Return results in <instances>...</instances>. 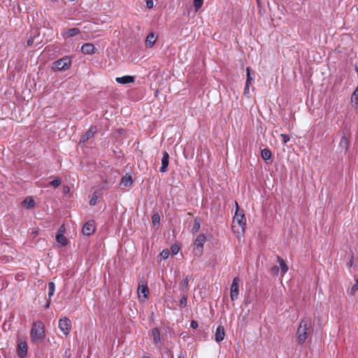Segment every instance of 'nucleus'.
<instances>
[{
    "label": "nucleus",
    "mask_w": 358,
    "mask_h": 358,
    "mask_svg": "<svg viewBox=\"0 0 358 358\" xmlns=\"http://www.w3.org/2000/svg\"><path fill=\"white\" fill-rule=\"evenodd\" d=\"M56 241L62 246H66L68 244V240L64 236V235H63V234H56Z\"/></svg>",
    "instance_id": "obj_23"
},
{
    "label": "nucleus",
    "mask_w": 358,
    "mask_h": 358,
    "mask_svg": "<svg viewBox=\"0 0 358 358\" xmlns=\"http://www.w3.org/2000/svg\"><path fill=\"white\" fill-rule=\"evenodd\" d=\"M240 280L238 277H235L233 280L230 289V296L232 301H235L238 298V282Z\"/></svg>",
    "instance_id": "obj_7"
},
{
    "label": "nucleus",
    "mask_w": 358,
    "mask_h": 358,
    "mask_svg": "<svg viewBox=\"0 0 358 358\" xmlns=\"http://www.w3.org/2000/svg\"><path fill=\"white\" fill-rule=\"evenodd\" d=\"M277 259L279 263L278 267L280 268L281 275H283L288 271V266H287L286 262H285V260L282 258H281L280 257L278 256Z\"/></svg>",
    "instance_id": "obj_20"
},
{
    "label": "nucleus",
    "mask_w": 358,
    "mask_h": 358,
    "mask_svg": "<svg viewBox=\"0 0 358 358\" xmlns=\"http://www.w3.org/2000/svg\"><path fill=\"white\" fill-rule=\"evenodd\" d=\"M116 180V176L110 174L106 178L103 179V184L101 186V189H107L110 188L113 184L115 183Z\"/></svg>",
    "instance_id": "obj_9"
},
{
    "label": "nucleus",
    "mask_w": 358,
    "mask_h": 358,
    "mask_svg": "<svg viewBox=\"0 0 358 358\" xmlns=\"http://www.w3.org/2000/svg\"><path fill=\"white\" fill-rule=\"evenodd\" d=\"M310 327L311 322L308 319L304 318L301 320L296 331L297 341L299 343L303 344L306 341Z\"/></svg>",
    "instance_id": "obj_1"
},
{
    "label": "nucleus",
    "mask_w": 358,
    "mask_h": 358,
    "mask_svg": "<svg viewBox=\"0 0 358 358\" xmlns=\"http://www.w3.org/2000/svg\"><path fill=\"white\" fill-rule=\"evenodd\" d=\"M59 328L62 333L66 336L69 334L71 329V322L66 317H63L59 320Z\"/></svg>",
    "instance_id": "obj_6"
},
{
    "label": "nucleus",
    "mask_w": 358,
    "mask_h": 358,
    "mask_svg": "<svg viewBox=\"0 0 358 358\" xmlns=\"http://www.w3.org/2000/svg\"><path fill=\"white\" fill-rule=\"evenodd\" d=\"M249 94H250L249 85H247V84H245V86L244 88V94L248 96Z\"/></svg>",
    "instance_id": "obj_45"
},
{
    "label": "nucleus",
    "mask_w": 358,
    "mask_h": 358,
    "mask_svg": "<svg viewBox=\"0 0 358 358\" xmlns=\"http://www.w3.org/2000/svg\"><path fill=\"white\" fill-rule=\"evenodd\" d=\"M190 327H191L192 329H197V328H198V327H199L197 322H196V321H195V320H192V321L191 322Z\"/></svg>",
    "instance_id": "obj_42"
},
{
    "label": "nucleus",
    "mask_w": 358,
    "mask_h": 358,
    "mask_svg": "<svg viewBox=\"0 0 358 358\" xmlns=\"http://www.w3.org/2000/svg\"><path fill=\"white\" fill-rule=\"evenodd\" d=\"M152 222L154 224H159V221H160V217L158 214H154L152 215Z\"/></svg>",
    "instance_id": "obj_36"
},
{
    "label": "nucleus",
    "mask_w": 358,
    "mask_h": 358,
    "mask_svg": "<svg viewBox=\"0 0 358 358\" xmlns=\"http://www.w3.org/2000/svg\"><path fill=\"white\" fill-rule=\"evenodd\" d=\"M146 1V6L148 8H152L154 6V3L152 0H145Z\"/></svg>",
    "instance_id": "obj_41"
},
{
    "label": "nucleus",
    "mask_w": 358,
    "mask_h": 358,
    "mask_svg": "<svg viewBox=\"0 0 358 358\" xmlns=\"http://www.w3.org/2000/svg\"><path fill=\"white\" fill-rule=\"evenodd\" d=\"M203 0H194V8L196 12H197L202 6Z\"/></svg>",
    "instance_id": "obj_29"
},
{
    "label": "nucleus",
    "mask_w": 358,
    "mask_h": 358,
    "mask_svg": "<svg viewBox=\"0 0 358 358\" xmlns=\"http://www.w3.org/2000/svg\"><path fill=\"white\" fill-rule=\"evenodd\" d=\"M190 278V276L189 275H187L184 279L183 280H186L187 282L189 284V280Z\"/></svg>",
    "instance_id": "obj_47"
},
{
    "label": "nucleus",
    "mask_w": 358,
    "mask_h": 358,
    "mask_svg": "<svg viewBox=\"0 0 358 358\" xmlns=\"http://www.w3.org/2000/svg\"><path fill=\"white\" fill-rule=\"evenodd\" d=\"M351 101H352V103L358 106V87L353 92V94L352 95Z\"/></svg>",
    "instance_id": "obj_28"
},
{
    "label": "nucleus",
    "mask_w": 358,
    "mask_h": 358,
    "mask_svg": "<svg viewBox=\"0 0 358 358\" xmlns=\"http://www.w3.org/2000/svg\"><path fill=\"white\" fill-rule=\"evenodd\" d=\"M157 36L155 35V33H150L148 35L145 39V45L148 48H152L156 41H157Z\"/></svg>",
    "instance_id": "obj_19"
},
{
    "label": "nucleus",
    "mask_w": 358,
    "mask_h": 358,
    "mask_svg": "<svg viewBox=\"0 0 358 358\" xmlns=\"http://www.w3.org/2000/svg\"><path fill=\"white\" fill-rule=\"evenodd\" d=\"M179 288L182 292L186 293L189 290V284L186 280H182L179 284Z\"/></svg>",
    "instance_id": "obj_27"
},
{
    "label": "nucleus",
    "mask_w": 358,
    "mask_h": 358,
    "mask_svg": "<svg viewBox=\"0 0 358 358\" xmlns=\"http://www.w3.org/2000/svg\"><path fill=\"white\" fill-rule=\"evenodd\" d=\"M97 200H98V196L95 194H94L90 201V204L91 206H94L96 203Z\"/></svg>",
    "instance_id": "obj_37"
},
{
    "label": "nucleus",
    "mask_w": 358,
    "mask_h": 358,
    "mask_svg": "<svg viewBox=\"0 0 358 358\" xmlns=\"http://www.w3.org/2000/svg\"><path fill=\"white\" fill-rule=\"evenodd\" d=\"M348 145H349L348 139L345 136H343L339 142V148L345 152L348 150Z\"/></svg>",
    "instance_id": "obj_22"
},
{
    "label": "nucleus",
    "mask_w": 358,
    "mask_h": 358,
    "mask_svg": "<svg viewBox=\"0 0 358 358\" xmlns=\"http://www.w3.org/2000/svg\"><path fill=\"white\" fill-rule=\"evenodd\" d=\"M236 210L233 219V224L237 223L243 230L246 224V218L243 212H240L238 203L236 202Z\"/></svg>",
    "instance_id": "obj_4"
},
{
    "label": "nucleus",
    "mask_w": 358,
    "mask_h": 358,
    "mask_svg": "<svg viewBox=\"0 0 358 358\" xmlns=\"http://www.w3.org/2000/svg\"><path fill=\"white\" fill-rule=\"evenodd\" d=\"M143 358H150V357H144Z\"/></svg>",
    "instance_id": "obj_50"
},
{
    "label": "nucleus",
    "mask_w": 358,
    "mask_h": 358,
    "mask_svg": "<svg viewBox=\"0 0 358 358\" xmlns=\"http://www.w3.org/2000/svg\"><path fill=\"white\" fill-rule=\"evenodd\" d=\"M170 252L169 250H163L160 253V257L162 259H166L169 257Z\"/></svg>",
    "instance_id": "obj_34"
},
{
    "label": "nucleus",
    "mask_w": 358,
    "mask_h": 358,
    "mask_svg": "<svg viewBox=\"0 0 358 358\" xmlns=\"http://www.w3.org/2000/svg\"><path fill=\"white\" fill-rule=\"evenodd\" d=\"M179 305L180 307L183 308L187 305V296L184 294L180 300Z\"/></svg>",
    "instance_id": "obj_33"
},
{
    "label": "nucleus",
    "mask_w": 358,
    "mask_h": 358,
    "mask_svg": "<svg viewBox=\"0 0 358 358\" xmlns=\"http://www.w3.org/2000/svg\"><path fill=\"white\" fill-rule=\"evenodd\" d=\"M179 250L180 248L177 245H173L171 248V252L173 255L178 254Z\"/></svg>",
    "instance_id": "obj_38"
},
{
    "label": "nucleus",
    "mask_w": 358,
    "mask_h": 358,
    "mask_svg": "<svg viewBox=\"0 0 358 358\" xmlns=\"http://www.w3.org/2000/svg\"><path fill=\"white\" fill-rule=\"evenodd\" d=\"M61 180L59 178H56L53 180H52L50 182V185H52V186H54L55 187H58L59 185H60L61 184Z\"/></svg>",
    "instance_id": "obj_35"
},
{
    "label": "nucleus",
    "mask_w": 358,
    "mask_h": 358,
    "mask_svg": "<svg viewBox=\"0 0 358 358\" xmlns=\"http://www.w3.org/2000/svg\"><path fill=\"white\" fill-rule=\"evenodd\" d=\"M55 291V285L53 282H50L48 283V297L51 299L53 296Z\"/></svg>",
    "instance_id": "obj_26"
},
{
    "label": "nucleus",
    "mask_w": 358,
    "mask_h": 358,
    "mask_svg": "<svg viewBox=\"0 0 358 358\" xmlns=\"http://www.w3.org/2000/svg\"><path fill=\"white\" fill-rule=\"evenodd\" d=\"M152 336L153 338V343L157 348H159L161 345V334L159 330L157 328H153L152 329Z\"/></svg>",
    "instance_id": "obj_14"
},
{
    "label": "nucleus",
    "mask_w": 358,
    "mask_h": 358,
    "mask_svg": "<svg viewBox=\"0 0 358 358\" xmlns=\"http://www.w3.org/2000/svg\"><path fill=\"white\" fill-rule=\"evenodd\" d=\"M225 336V331L224 328L222 325H219L217 327L215 335V340L217 343H220L222 341L224 338Z\"/></svg>",
    "instance_id": "obj_13"
},
{
    "label": "nucleus",
    "mask_w": 358,
    "mask_h": 358,
    "mask_svg": "<svg viewBox=\"0 0 358 358\" xmlns=\"http://www.w3.org/2000/svg\"><path fill=\"white\" fill-rule=\"evenodd\" d=\"M200 229V223L197 219L194 220V223L192 229V233H196Z\"/></svg>",
    "instance_id": "obj_30"
},
{
    "label": "nucleus",
    "mask_w": 358,
    "mask_h": 358,
    "mask_svg": "<svg viewBox=\"0 0 358 358\" xmlns=\"http://www.w3.org/2000/svg\"><path fill=\"white\" fill-rule=\"evenodd\" d=\"M34 37H31L29 38L27 41V46H31L34 43Z\"/></svg>",
    "instance_id": "obj_43"
},
{
    "label": "nucleus",
    "mask_w": 358,
    "mask_h": 358,
    "mask_svg": "<svg viewBox=\"0 0 358 358\" xmlns=\"http://www.w3.org/2000/svg\"><path fill=\"white\" fill-rule=\"evenodd\" d=\"M96 128L95 127H91L86 132L85 134H83L81 137H80V143H85L86 141H87L89 139H90L93 136L94 134L96 133Z\"/></svg>",
    "instance_id": "obj_11"
},
{
    "label": "nucleus",
    "mask_w": 358,
    "mask_h": 358,
    "mask_svg": "<svg viewBox=\"0 0 358 358\" xmlns=\"http://www.w3.org/2000/svg\"><path fill=\"white\" fill-rule=\"evenodd\" d=\"M246 72H247V78H246L245 84H247V85H249L251 83V82L252 81V78L250 75V67H247Z\"/></svg>",
    "instance_id": "obj_32"
},
{
    "label": "nucleus",
    "mask_w": 358,
    "mask_h": 358,
    "mask_svg": "<svg viewBox=\"0 0 358 358\" xmlns=\"http://www.w3.org/2000/svg\"><path fill=\"white\" fill-rule=\"evenodd\" d=\"M83 234L85 236H90L95 231V226L93 221L87 222L82 229Z\"/></svg>",
    "instance_id": "obj_8"
},
{
    "label": "nucleus",
    "mask_w": 358,
    "mask_h": 358,
    "mask_svg": "<svg viewBox=\"0 0 358 358\" xmlns=\"http://www.w3.org/2000/svg\"><path fill=\"white\" fill-rule=\"evenodd\" d=\"M71 65V59L69 57H64L57 60L52 64V68L58 71H64L68 69Z\"/></svg>",
    "instance_id": "obj_3"
},
{
    "label": "nucleus",
    "mask_w": 358,
    "mask_h": 358,
    "mask_svg": "<svg viewBox=\"0 0 358 358\" xmlns=\"http://www.w3.org/2000/svg\"><path fill=\"white\" fill-rule=\"evenodd\" d=\"M206 236L203 234H199L194 241V253L197 256L203 254V245L206 242Z\"/></svg>",
    "instance_id": "obj_5"
},
{
    "label": "nucleus",
    "mask_w": 358,
    "mask_h": 358,
    "mask_svg": "<svg viewBox=\"0 0 358 358\" xmlns=\"http://www.w3.org/2000/svg\"><path fill=\"white\" fill-rule=\"evenodd\" d=\"M66 358H69V357H66Z\"/></svg>",
    "instance_id": "obj_52"
},
{
    "label": "nucleus",
    "mask_w": 358,
    "mask_h": 358,
    "mask_svg": "<svg viewBox=\"0 0 358 358\" xmlns=\"http://www.w3.org/2000/svg\"><path fill=\"white\" fill-rule=\"evenodd\" d=\"M261 155L264 160H268L271 158L272 154L268 149L265 148L262 150Z\"/></svg>",
    "instance_id": "obj_25"
},
{
    "label": "nucleus",
    "mask_w": 358,
    "mask_h": 358,
    "mask_svg": "<svg viewBox=\"0 0 358 358\" xmlns=\"http://www.w3.org/2000/svg\"><path fill=\"white\" fill-rule=\"evenodd\" d=\"M50 305V299H49V300L48 301L46 305L45 306V308H46V309L49 308Z\"/></svg>",
    "instance_id": "obj_46"
},
{
    "label": "nucleus",
    "mask_w": 358,
    "mask_h": 358,
    "mask_svg": "<svg viewBox=\"0 0 358 358\" xmlns=\"http://www.w3.org/2000/svg\"><path fill=\"white\" fill-rule=\"evenodd\" d=\"M65 230H66V229H65V226H64V224H62V225L59 227V231H58L57 234H64V232H65Z\"/></svg>",
    "instance_id": "obj_44"
},
{
    "label": "nucleus",
    "mask_w": 358,
    "mask_h": 358,
    "mask_svg": "<svg viewBox=\"0 0 358 358\" xmlns=\"http://www.w3.org/2000/svg\"><path fill=\"white\" fill-rule=\"evenodd\" d=\"M81 52L85 55H92L95 52V47L91 43H84L81 46Z\"/></svg>",
    "instance_id": "obj_15"
},
{
    "label": "nucleus",
    "mask_w": 358,
    "mask_h": 358,
    "mask_svg": "<svg viewBox=\"0 0 358 358\" xmlns=\"http://www.w3.org/2000/svg\"><path fill=\"white\" fill-rule=\"evenodd\" d=\"M257 2L259 3V0H257Z\"/></svg>",
    "instance_id": "obj_51"
},
{
    "label": "nucleus",
    "mask_w": 358,
    "mask_h": 358,
    "mask_svg": "<svg viewBox=\"0 0 358 358\" xmlns=\"http://www.w3.org/2000/svg\"><path fill=\"white\" fill-rule=\"evenodd\" d=\"M64 358H66V357H69V358H70V354H68V352H67V351H66V352H64Z\"/></svg>",
    "instance_id": "obj_48"
},
{
    "label": "nucleus",
    "mask_w": 358,
    "mask_h": 358,
    "mask_svg": "<svg viewBox=\"0 0 358 358\" xmlns=\"http://www.w3.org/2000/svg\"><path fill=\"white\" fill-rule=\"evenodd\" d=\"M45 336L44 325L38 321L34 323L31 330V338L34 343H38L43 339Z\"/></svg>",
    "instance_id": "obj_2"
},
{
    "label": "nucleus",
    "mask_w": 358,
    "mask_h": 358,
    "mask_svg": "<svg viewBox=\"0 0 358 358\" xmlns=\"http://www.w3.org/2000/svg\"><path fill=\"white\" fill-rule=\"evenodd\" d=\"M280 136H281L282 141L285 144L287 143L290 139L289 136L285 134H281Z\"/></svg>",
    "instance_id": "obj_39"
},
{
    "label": "nucleus",
    "mask_w": 358,
    "mask_h": 358,
    "mask_svg": "<svg viewBox=\"0 0 358 358\" xmlns=\"http://www.w3.org/2000/svg\"><path fill=\"white\" fill-rule=\"evenodd\" d=\"M27 352V344L26 342H20L17 346V354L20 357L23 358Z\"/></svg>",
    "instance_id": "obj_18"
},
{
    "label": "nucleus",
    "mask_w": 358,
    "mask_h": 358,
    "mask_svg": "<svg viewBox=\"0 0 358 358\" xmlns=\"http://www.w3.org/2000/svg\"><path fill=\"white\" fill-rule=\"evenodd\" d=\"M80 29L78 28H71L66 30H64L62 33L63 38L67 39L69 38L76 36L80 34Z\"/></svg>",
    "instance_id": "obj_12"
},
{
    "label": "nucleus",
    "mask_w": 358,
    "mask_h": 358,
    "mask_svg": "<svg viewBox=\"0 0 358 358\" xmlns=\"http://www.w3.org/2000/svg\"><path fill=\"white\" fill-rule=\"evenodd\" d=\"M148 294L149 289L147 285H142L138 286V294L141 301H145L146 299H148Z\"/></svg>",
    "instance_id": "obj_10"
},
{
    "label": "nucleus",
    "mask_w": 358,
    "mask_h": 358,
    "mask_svg": "<svg viewBox=\"0 0 358 358\" xmlns=\"http://www.w3.org/2000/svg\"><path fill=\"white\" fill-rule=\"evenodd\" d=\"M358 290V279L356 280V282L351 287L349 290V294L350 295H354L355 292Z\"/></svg>",
    "instance_id": "obj_31"
},
{
    "label": "nucleus",
    "mask_w": 358,
    "mask_h": 358,
    "mask_svg": "<svg viewBox=\"0 0 358 358\" xmlns=\"http://www.w3.org/2000/svg\"><path fill=\"white\" fill-rule=\"evenodd\" d=\"M178 358H185V356L181 353Z\"/></svg>",
    "instance_id": "obj_49"
},
{
    "label": "nucleus",
    "mask_w": 358,
    "mask_h": 358,
    "mask_svg": "<svg viewBox=\"0 0 358 358\" xmlns=\"http://www.w3.org/2000/svg\"><path fill=\"white\" fill-rule=\"evenodd\" d=\"M115 80L120 84L125 85L134 83L135 79L132 76H124L122 77L116 78Z\"/></svg>",
    "instance_id": "obj_17"
},
{
    "label": "nucleus",
    "mask_w": 358,
    "mask_h": 358,
    "mask_svg": "<svg viewBox=\"0 0 358 358\" xmlns=\"http://www.w3.org/2000/svg\"><path fill=\"white\" fill-rule=\"evenodd\" d=\"M34 204V200L31 197H27L23 201V205L29 209L32 208Z\"/></svg>",
    "instance_id": "obj_24"
},
{
    "label": "nucleus",
    "mask_w": 358,
    "mask_h": 358,
    "mask_svg": "<svg viewBox=\"0 0 358 358\" xmlns=\"http://www.w3.org/2000/svg\"><path fill=\"white\" fill-rule=\"evenodd\" d=\"M133 182V180H132V178H131V176L130 175H128V174H126L125 176H124L121 180V182H120V186L121 187H129L130 185H131Z\"/></svg>",
    "instance_id": "obj_21"
},
{
    "label": "nucleus",
    "mask_w": 358,
    "mask_h": 358,
    "mask_svg": "<svg viewBox=\"0 0 358 358\" xmlns=\"http://www.w3.org/2000/svg\"><path fill=\"white\" fill-rule=\"evenodd\" d=\"M169 163V155L167 152H163V157L162 159V166L160 167V171L165 173L167 171V168Z\"/></svg>",
    "instance_id": "obj_16"
},
{
    "label": "nucleus",
    "mask_w": 358,
    "mask_h": 358,
    "mask_svg": "<svg viewBox=\"0 0 358 358\" xmlns=\"http://www.w3.org/2000/svg\"><path fill=\"white\" fill-rule=\"evenodd\" d=\"M280 271V268L278 266H274L271 268V273L273 274H278Z\"/></svg>",
    "instance_id": "obj_40"
}]
</instances>
